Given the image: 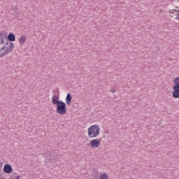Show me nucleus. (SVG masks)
Instances as JSON below:
<instances>
[{
	"label": "nucleus",
	"mask_w": 179,
	"mask_h": 179,
	"mask_svg": "<svg viewBox=\"0 0 179 179\" xmlns=\"http://www.w3.org/2000/svg\"><path fill=\"white\" fill-rule=\"evenodd\" d=\"M110 92H111V93H115V90L111 89V90H110Z\"/></svg>",
	"instance_id": "obj_13"
},
{
	"label": "nucleus",
	"mask_w": 179,
	"mask_h": 179,
	"mask_svg": "<svg viewBox=\"0 0 179 179\" xmlns=\"http://www.w3.org/2000/svg\"><path fill=\"white\" fill-rule=\"evenodd\" d=\"M170 16L171 17H174V16H177V13H178V11L176 9L170 10H169Z\"/></svg>",
	"instance_id": "obj_10"
},
{
	"label": "nucleus",
	"mask_w": 179,
	"mask_h": 179,
	"mask_svg": "<svg viewBox=\"0 0 179 179\" xmlns=\"http://www.w3.org/2000/svg\"><path fill=\"white\" fill-rule=\"evenodd\" d=\"M90 145L92 149H97L100 146V141L99 139H93L90 141Z\"/></svg>",
	"instance_id": "obj_5"
},
{
	"label": "nucleus",
	"mask_w": 179,
	"mask_h": 179,
	"mask_svg": "<svg viewBox=\"0 0 179 179\" xmlns=\"http://www.w3.org/2000/svg\"><path fill=\"white\" fill-rule=\"evenodd\" d=\"M100 179H107L108 178V176H107L106 173H102L100 176H99Z\"/></svg>",
	"instance_id": "obj_12"
},
{
	"label": "nucleus",
	"mask_w": 179,
	"mask_h": 179,
	"mask_svg": "<svg viewBox=\"0 0 179 179\" xmlns=\"http://www.w3.org/2000/svg\"><path fill=\"white\" fill-rule=\"evenodd\" d=\"M7 38L8 41H15L16 36H15V34L10 33Z\"/></svg>",
	"instance_id": "obj_9"
},
{
	"label": "nucleus",
	"mask_w": 179,
	"mask_h": 179,
	"mask_svg": "<svg viewBox=\"0 0 179 179\" xmlns=\"http://www.w3.org/2000/svg\"><path fill=\"white\" fill-rule=\"evenodd\" d=\"M12 170H13V169L9 164H6L3 169V171H4L6 174H10V173H12Z\"/></svg>",
	"instance_id": "obj_7"
},
{
	"label": "nucleus",
	"mask_w": 179,
	"mask_h": 179,
	"mask_svg": "<svg viewBox=\"0 0 179 179\" xmlns=\"http://www.w3.org/2000/svg\"><path fill=\"white\" fill-rule=\"evenodd\" d=\"M20 43L21 44H23L24 43H26V36H22V37L20 38Z\"/></svg>",
	"instance_id": "obj_11"
},
{
	"label": "nucleus",
	"mask_w": 179,
	"mask_h": 179,
	"mask_svg": "<svg viewBox=\"0 0 179 179\" xmlns=\"http://www.w3.org/2000/svg\"><path fill=\"white\" fill-rule=\"evenodd\" d=\"M100 134V127L97 124H94L88 128L89 138H96Z\"/></svg>",
	"instance_id": "obj_2"
},
{
	"label": "nucleus",
	"mask_w": 179,
	"mask_h": 179,
	"mask_svg": "<svg viewBox=\"0 0 179 179\" xmlns=\"http://www.w3.org/2000/svg\"><path fill=\"white\" fill-rule=\"evenodd\" d=\"M3 34L0 32V58L8 55L15 48V44L9 42L7 38H3Z\"/></svg>",
	"instance_id": "obj_1"
},
{
	"label": "nucleus",
	"mask_w": 179,
	"mask_h": 179,
	"mask_svg": "<svg viewBox=\"0 0 179 179\" xmlns=\"http://www.w3.org/2000/svg\"><path fill=\"white\" fill-rule=\"evenodd\" d=\"M95 177H99V175L96 173Z\"/></svg>",
	"instance_id": "obj_15"
},
{
	"label": "nucleus",
	"mask_w": 179,
	"mask_h": 179,
	"mask_svg": "<svg viewBox=\"0 0 179 179\" xmlns=\"http://www.w3.org/2000/svg\"><path fill=\"white\" fill-rule=\"evenodd\" d=\"M58 159V155L55 152H47L45 154V163H55Z\"/></svg>",
	"instance_id": "obj_4"
},
{
	"label": "nucleus",
	"mask_w": 179,
	"mask_h": 179,
	"mask_svg": "<svg viewBox=\"0 0 179 179\" xmlns=\"http://www.w3.org/2000/svg\"><path fill=\"white\" fill-rule=\"evenodd\" d=\"M72 101V95L71 93H68L66 96V103L67 106H71V102Z\"/></svg>",
	"instance_id": "obj_8"
},
{
	"label": "nucleus",
	"mask_w": 179,
	"mask_h": 179,
	"mask_svg": "<svg viewBox=\"0 0 179 179\" xmlns=\"http://www.w3.org/2000/svg\"><path fill=\"white\" fill-rule=\"evenodd\" d=\"M19 178H20V176H17V177L15 178V179H19Z\"/></svg>",
	"instance_id": "obj_14"
},
{
	"label": "nucleus",
	"mask_w": 179,
	"mask_h": 179,
	"mask_svg": "<svg viewBox=\"0 0 179 179\" xmlns=\"http://www.w3.org/2000/svg\"><path fill=\"white\" fill-rule=\"evenodd\" d=\"M56 113L60 115H65L66 114V103L62 101L59 102L56 105Z\"/></svg>",
	"instance_id": "obj_3"
},
{
	"label": "nucleus",
	"mask_w": 179,
	"mask_h": 179,
	"mask_svg": "<svg viewBox=\"0 0 179 179\" xmlns=\"http://www.w3.org/2000/svg\"><path fill=\"white\" fill-rule=\"evenodd\" d=\"M62 101L59 100V91L57 92V95H54L52 97V103L55 106H57V104H59V103L62 102Z\"/></svg>",
	"instance_id": "obj_6"
}]
</instances>
